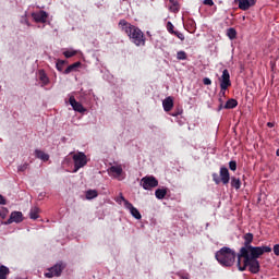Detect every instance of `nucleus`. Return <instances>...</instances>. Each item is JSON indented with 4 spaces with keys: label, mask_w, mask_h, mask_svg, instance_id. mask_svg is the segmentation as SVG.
<instances>
[{
    "label": "nucleus",
    "mask_w": 279,
    "mask_h": 279,
    "mask_svg": "<svg viewBox=\"0 0 279 279\" xmlns=\"http://www.w3.org/2000/svg\"><path fill=\"white\" fill-rule=\"evenodd\" d=\"M219 102L223 104V97L219 96Z\"/></svg>",
    "instance_id": "obj_43"
},
{
    "label": "nucleus",
    "mask_w": 279,
    "mask_h": 279,
    "mask_svg": "<svg viewBox=\"0 0 279 279\" xmlns=\"http://www.w3.org/2000/svg\"><path fill=\"white\" fill-rule=\"evenodd\" d=\"M173 35L177 36V38H179V40H184V34H182L180 32H174Z\"/></svg>",
    "instance_id": "obj_33"
},
{
    "label": "nucleus",
    "mask_w": 279,
    "mask_h": 279,
    "mask_svg": "<svg viewBox=\"0 0 279 279\" xmlns=\"http://www.w3.org/2000/svg\"><path fill=\"white\" fill-rule=\"evenodd\" d=\"M215 256L216 260H218L222 267H232V265H234V260H236V253L227 246L216 252Z\"/></svg>",
    "instance_id": "obj_3"
},
{
    "label": "nucleus",
    "mask_w": 279,
    "mask_h": 279,
    "mask_svg": "<svg viewBox=\"0 0 279 279\" xmlns=\"http://www.w3.org/2000/svg\"><path fill=\"white\" fill-rule=\"evenodd\" d=\"M276 156H279V148H278L277 151H276Z\"/></svg>",
    "instance_id": "obj_46"
},
{
    "label": "nucleus",
    "mask_w": 279,
    "mask_h": 279,
    "mask_svg": "<svg viewBox=\"0 0 279 279\" xmlns=\"http://www.w3.org/2000/svg\"><path fill=\"white\" fill-rule=\"evenodd\" d=\"M177 58H178L179 60H186V52H185V51H179V52L177 53Z\"/></svg>",
    "instance_id": "obj_29"
},
{
    "label": "nucleus",
    "mask_w": 279,
    "mask_h": 279,
    "mask_svg": "<svg viewBox=\"0 0 279 279\" xmlns=\"http://www.w3.org/2000/svg\"><path fill=\"white\" fill-rule=\"evenodd\" d=\"M66 268L64 263L59 262L54 266L48 268L47 272H45L46 278H60L62 276V271Z\"/></svg>",
    "instance_id": "obj_6"
},
{
    "label": "nucleus",
    "mask_w": 279,
    "mask_h": 279,
    "mask_svg": "<svg viewBox=\"0 0 279 279\" xmlns=\"http://www.w3.org/2000/svg\"><path fill=\"white\" fill-rule=\"evenodd\" d=\"M35 157L39 160H43L44 162H47L49 160V154H46L40 149H35Z\"/></svg>",
    "instance_id": "obj_17"
},
{
    "label": "nucleus",
    "mask_w": 279,
    "mask_h": 279,
    "mask_svg": "<svg viewBox=\"0 0 279 279\" xmlns=\"http://www.w3.org/2000/svg\"><path fill=\"white\" fill-rule=\"evenodd\" d=\"M236 106H239V101H236V99H234V98H231V99H229V100L226 102V105L223 106V108H225L226 110H232V109L236 108Z\"/></svg>",
    "instance_id": "obj_18"
},
{
    "label": "nucleus",
    "mask_w": 279,
    "mask_h": 279,
    "mask_svg": "<svg viewBox=\"0 0 279 279\" xmlns=\"http://www.w3.org/2000/svg\"><path fill=\"white\" fill-rule=\"evenodd\" d=\"M120 199H121V202H124V206H125V202H128V199H125V197H123L122 194L120 195Z\"/></svg>",
    "instance_id": "obj_40"
},
{
    "label": "nucleus",
    "mask_w": 279,
    "mask_h": 279,
    "mask_svg": "<svg viewBox=\"0 0 279 279\" xmlns=\"http://www.w3.org/2000/svg\"><path fill=\"white\" fill-rule=\"evenodd\" d=\"M235 3H239V9L240 10H250V8H252V2H250V0H234Z\"/></svg>",
    "instance_id": "obj_16"
},
{
    "label": "nucleus",
    "mask_w": 279,
    "mask_h": 279,
    "mask_svg": "<svg viewBox=\"0 0 279 279\" xmlns=\"http://www.w3.org/2000/svg\"><path fill=\"white\" fill-rule=\"evenodd\" d=\"M220 82V88L222 90H228L230 86H232V82L230 81V72L228 70L222 71V75L219 78Z\"/></svg>",
    "instance_id": "obj_8"
},
{
    "label": "nucleus",
    "mask_w": 279,
    "mask_h": 279,
    "mask_svg": "<svg viewBox=\"0 0 279 279\" xmlns=\"http://www.w3.org/2000/svg\"><path fill=\"white\" fill-rule=\"evenodd\" d=\"M64 58H73V56H77L76 50H66L63 52Z\"/></svg>",
    "instance_id": "obj_27"
},
{
    "label": "nucleus",
    "mask_w": 279,
    "mask_h": 279,
    "mask_svg": "<svg viewBox=\"0 0 279 279\" xmlns=\"http://www.w3.org/2000/svg\"><path fill=\"white\" fill-rule=\"evenodd\" d=\"M272 252H274L275 256H279V244L274 245Z\"/></svg>",
    "instance_id": "obj_34"
},
{
    "label": "nucleus",
    "mask_w": 279,
    "mask_h": 279,
    "mask_svg": "<svg viewBox=\"0 0 279 279\" xmlns=\"http://www.w3.org/2000/svg\"><path fill=\"white\" fill-rule=\"evenodd\" d=\"M203 4H204V5L213 7V5H215V2H214L213 0H204V1H203Z\"/></svg>",
    "instance_id": "obj_35"
},
{
    "label": "nucleus",
    "mask_w": 279,
    "mask_h": 279,
    "mask_svg": "<svg viewBox=\"0 0 279 279\" xmlns=\"http://www.w3.org/2000/svg\"><path fill=\"white\" fill-rule=\"evenodd\" d=\"M108 174L116 180H123V178H121V175H123V167L121 165L111 166L108 169Z\"/></svg>",
    "instance_id": "obj_9"
},
{
    "label": "nucleus",
    "mask_w": 279,
    "mask_h": 279,
    "mask_svg": "<svg viewBox=\"0 0 279 279\" xmlns=\"http://www.w3.org/2000/svg\"><path fill=\"white\" fill-rule=\"evenodd\" d=\"M267 126H268V128H274V123L268 122V123H267Z\"/></svg>",
    "instance_id": "obj_42"
},
{
    "label": "nucleus",
    "mask_w": 279,
    "mask_h": 279,
    "mask_svg": "<svg viewBox=\"0 0 279 279\" xmlns=\"http://www.w3.org/2000/svg\"><path fill=\"white\" fill-rule=\"evenodd\" d=\"M229 169L231 171H236V161H230L229 162Z\"/></svg>",
    "instance_id": "obj_31"
},
{
    "label": "nucleus",
    "mask_w": 279,
    "mask_h": 279,
    "mask_svg": "<svg viewBox=\"0 0 279 279\" xmlns=\"http://www.w3.org/2000/svg\"><path fill=\"white\" fill-rule=\"evenodd\" d=\"M252 5H256V0H248Z\"/></svg>",
    "instance_id": "obj_41"
},
{
    "label": "nucleus",
    "mask_w": 279,
    "mask_h": 279,
    "mask_svg": "<svg viewBox=\"0 0 279 279\" xmlns=\"http://www.w3.org/2000/svg\"><path fill=\"white\" fill-rule=\"evenodd\" d=\"M220 182H222V184L230 182V171H228L226 167L220 168Z\"/></svg>",
    "instance_id": "obj_13"
},
{
    "label": "nucleus",
    "mask_w": 279,
    "mask_h": 279,
    "mask_svg": "<svg viewBox=\"0 0 279 279\" xmlns=\"http://www.w3.org/2000/svg\"><path fill=\"white\" fill-rule=\"evenodd\" d=\"M180 112L172 113V117H178Z\"/></svg>",
    "instance_id": "obj_44"
},
{
    "label": "nucleus",
    "mask_w": 279,
    "mask_h": 279,
    "mask_svg": "<svg viewBox=\"0 0 279 279\" xmlns=\"http://www.w3.org/2000/svg\"><path fill=\"white\" fill-rule=\"evenodd\" d=\"M252 241H254V234L246 233L244 235V246L241 247L239 254H243V250L246 254H260V252L265 248H271L270 246H252Z\"/></svg>",
    "instance_id": "obj_4"
},
{
    "label": "nucleus",
    "mask_w": 279,
    "mask_h": 279,
    "mask_svg": "<svg viewBox=\"0 0 279 279\" xmlns=\"http://www.w3.org/2000/svg\"><path fill=\"white\" fill-rule=\"evenodd\" d=\"M125 209L130 210V213H131L132 217H134V219H143L141 211H138L136 209V207H134V205H132V203H130V201H125Z\"/></svg>",
    "instance_id": "obj_12"
},
{
    "label": "nucleus",
    "mask_w": 279,
    "mask_h": 279,
    "mask_svg": "<svg viewBox=\"0 0 279 279\" xmlns=\"http://www.w3.org/2000/svg\"><path fill=\"white\" fill-rule=\"evenodd\" d=\"M175 0H170V3H173Z\"/></svg>",
    "instance_id": "obj_47"
},
{
    "label": "nucleus",
    "mask_w": 279,
    "mask_h": 279,
    "mask_svg": "<svg viewBox=\"0 0 279 279\" xmlns=\"http://www.w3.org/2000/svg\"><path fill=\"white\" fill-rule=\"evenodd\" d=\"M118 25L121 32H124V34L129 36L133 45H135L136 47H145V43H146L145 33H143V31H141L138 26H134L125 20H120Z\"/></svg>",
    "instance_id": "obj_2"
},
{
    "label": "nucleus",
    "mask_w": 279,
    "mask_h": 279,
    "mask_svg": "<svg viewBox=\"0 0 279 279\" xmlns=\"http://www.w3.org/2000/svg\"><path fill=\"white\" fill-rule=\"evenodd\" d=\"M99 193L97 192V190H88L85 192V197L86 199H95L96 197H98Z\"/></svg>",
    "instance_id": "obj_22"
},
{
    "label": "nucleus",
    "mask_w": 279,
    "mask_h": 279,
    "mask_svg": "<svg viewBox=\"0 0 279 279\" xmlns=\"http://www.w3.org/2000/svg\"><path fill=\"white\" fill-rule=\"evenodd\" d=\"M8 276H10V268H8L4 265L0 266V279H8Z\"/></svg>",
    "instance_id": "obj_19"
},
{
    "label": "nucleus",
    "mask_w": 279,
    "mask_h": 279,
    "mask_svg": "<svg viewBox=\"0 0 279 279\" xmlns=\"http://www.w3.org/2000/svg\"><path fill=\"white\" fill-rule=\"evenodd\" d=\"M47 12L39 11L37 13H33V19L36 23H47Z\"/></svg>",
    "instance_id": "obj_14"
},
{
    "label": "nucleus",
    "mask_w": 279,
    "mask_h": 279,
    "mask_svg": "<svg viewBox=\"0 0 279 279\" xmlns=\"http://www.w3.org/2000/svg\"><path fill=\"white\" fill-rule=\"evenodd\" d=\"M228 89H223V88H220V92H219V97H226V92Z\"/></svg>",
    "instance_id": "obj_39"
},
{
    "label": "nucleus",
    "mask_w": 279,
    "mask_h": 279,
    "mask_svg": "<svg viewBox=\"0 0 279 279\" xmlns=\"http://www.w3.org/2000/svg\"><path fill=\"white\" fill-rule=\"evenodd\" d=\"M173 23H171V22H168L167 23V29H168V32H169V34H174L175 33V31H173Z\"/></svg>",
    "instance_id": "obj_30"
},
{
    "label": "nucleus",
    "mask_w": 279,
    "mask_h": 279,
    "mask_svg": "<svg viewBox=\"0 0 279 279\" xmlns=\"http://www.w3.org/2000/svg\"><path fill=\"white\" fill-rule=\"evenodd\" d=\"M213 180H214V182H216L217 184H220V182H221V179L219 178V174H217V173H214V174H213Z\"/></svg>",
    "instance_id": "obj_32"
},
{
    "label": "nucleus",
    "mask_w": 279,
    "mask_h": 279,
    "mask_svg": "<svg viewBox=\"0 0 279 279\" xmlns=\"http://www.w3.org/2000/svg\"><path fill=\"white\" fill-rule=\"evenodd\" d=\"M8 203L5 202V197L3 195H0V205L5 206Z\"/></svg>",
    "instance_id": "obj_38"
},
{
    "label": "nucleus",
    "mask_w": 279,
    "mask_h": 279,
    "mask_svg": "<svg viewBox=\"0 0 279 279\" xmlns=\"http://www.w3.org/2000/svg\"><path fill=\"white\" fill-rule=\"evenodd\" d=\"M165 112H171L173 109V97L169 96L162 101Z\"/></svg>",
    "instance_id": "obj_15"
},
{
    "label": "nucleus",
    "mask_w": 279,
    "mask_h": 279,
    "mask_svg": "<svg viewBox=\"0 0 279 279\" xmlns=\"http://www.w3.org/2000/svg\"><path fill=\"white\" fill-rule=\"evenodd\" d=\"M39 80H40V82H43V84L45 86H47V84H49V77H47V74H45V72H40Z\"/></svg>",
    "instance_id": "obj_26"
},
{
    "label": "nucleus",
    "mask_w": 279,
    "mask_h": 279,
    "mask_svg": "<svg viewBox=\"0 0 279 279\" xmlns=\"http://www.w3.org/2000/svg\"><path fill=\"white\" fill-rule=\"evenodd\" d=\"M39 213H40V209L38 207H33L29 211L31 219H34V220L38 219V217H40Z\"/></svg>",
    "instance_id": "obj_23"
},
{
    "label": "nucleus",
    "mask_w": 279,
    "mask_h": 279,
    "mask_svg": "<svg viewBox=\"0 0 279 279\" xmlns=\"http://www.w3.org/2000/svg\"><path fill=\"white\" fill-rule=\"evenodd\" d=\"M72 159L74 162L73 173H77L80 169H83V167H86V165H88V157H86V154H84L83 151L74 154Z\"/></svg>",
    "instance_id": "obj_5"
},
{
    "label": "nucleus",
    "mask_w": 279,
    "mask_h": 279,
    "mask_svg": "<svg viewBox=\"0 0 279 279\" xmlns=\"http://www.w3.org/2000/svg\"><path fill=\"white\" fill-rule=\"evenodd\" d=\"M227 36L230 38V40H234V38H236V29L229 28L227 31Z\"/></svg>",
    "instance_id": "obj_25"
},
{
    "label": "nucleus",
    "mask_w": 279,
    "mask_h": 279,
    "mask_svg": "<svg viewBox=\"0 0 279 279\" xmlns=\"http://www.w3.org/2000/svg\"><path fill=\"white\" fill-rule=\"evenodd\" d=\"M64 69V60H58L57 61V71L62 72Z\"/></svg>",
    "instance_id": "obj_28"
},
{
    "label": "nucleus",
    "mask_w": 279,
    "mask_h": 279,
    "mask_svg": "<svg viewBox=\"0 0 279 279\" xmlns=\"http://www.w3.org/2000/svg\"><path fill=\"white\" fill-rule=\"evenodd\" d=\"M122 1H128V0H122Z\"/></svg>",
    "instance_id": "obj_48"
},
{
    "label": "nucleus",
    "mask_w": 279,
    "mask_h": 279,
    "mask_svg": "<svg viewBox=\"0 0 279 279\" xmlns=\"http://www.w3.org/2000/svg\"><path fill=\"white\" fill-rule=\"evenodd\" d=\"M203 83L205 84V86H210V84H213V81H210V78H208V77H205L203 80Z\"/></svg>",
    "instance_id": "obj_37"
},
{
    "label": "nucleus",
    "mask_w": 279,
    "mask_h": 279,
    "mask_svg": "<svg viewBox=\"0 0 279 279\" xmlns=\"http://www.w3.org/2000/svg\"><path fill=\"white\" fill-rule=\"evenodd\" d=\"M27 167H29V165L23 163L22 166H20V167L17 168V171H26Z\"/></svg>",
    "instance_id": "obj_36"
},
{
    "label": "nucleus",
    "mask_w": 279,
    "mask_h": 279,
    "mask_svg": "<svg viewBox=\"0 0 279 279\" xmlns=\"http://www.w3.org/2000/svg\"><path fill=\"white\" fill-rule=\"evenodd\" d=\"M223 108V104L220 102L219 110Z\"/></svg>",
    "instance_id": "obj_45"
},
{
    "label": "nucleus",
    "mask_w": 279,
    "mask_h": 279,
    "mask_svg": "<svg viewBox=\"0 0 279 279\" xmlns=\"http://www.w3.org/2000/svg\"><path fill=\"white\" fill-rule=\"evenodd\" d=\"M141 186H143L145 191H151V189H156V186H158V180L154 175L144 177L141 180Z\"/></svg>",
    "instance_id": "obj_7"
},
{
    "label": "nucleus",
    "mask_w": 279,
    "mask_h": 279,
    "mask_svg": "<svg viewBox=\"0 0 279 279\" xmlns=\"http://www.w3.org/2000/svg\"><path fill=\"white\" fill-rule=\"evenodd\" d=\"M69 101H70V106H72L75 112H81V113L86 112V108H84L82 102H78L77 100H75V96H71Z\"/></svg>",
    "instance_id": "obj_11"
},
{
    "label": "nucleus",
    "mask_w": 279,
    "mask_h": 279,
    "mask_svg": "<svg viewBox=\"0 0 279 279\" xmlns=\"http://www.w3.org/2000/svg\"><path fill=\"white\" fill-rule=\"evenodd\" d=\"M78 66H82L81 62H75L71 65H69L65 70H64V74L69 75V73H73V71H75V69H78Z\"/></svg>",
    "instance_id": "obj_20"
},
{
    "label": "nucleus",
    "mask_w": 279,
    "mask_h": 279,
    "mask_svg": "<svg viewBox=\"0 0 279 279\" xmlns=\"http://www.w3.org/2000/svg\"><path fill=\"white\" fill-rule=\"evenodd\" d=\"M21 221H23V213L12 211L5 223L10 226V223H21Z\"/></svg>",
    "instance_id": "obj_10"
},
{
    "label": "nucleus",
    "mask_w": 279,
    "mask_h": 279,
    "mask_svg": "<svg viewBox=\"0 0 279 279\" xmlns=\"http://www.w3.org/2000/svg\"><path fill=\"white\" fill-rule=\"evenodd\" d=\"M231 186L233 189H236V191H239V189H241V180L233 177L231 179Z\"/></svg>",
    "instance_id": "obj_24"
},
{
    "label": "nucleus",
    "mask_w": 279,
    "mask_h": 279,
    "mask_svg": "<svg viewBox=\"0 0 279 279\" xmlns=\"http://www.w3.org/2000/svg\"><path fill=\"white\" fill-rule=\"evenodd\" d=\"M155 196L157 199H165V197H167V189H157L155 191Z\"/></svg>",
    "instance_id": "obj_21"
},
{
    "label": "nucleus",
    "mask_w": 279,
    "mask_h": 279,
    "mask_svg": "<svg viewBox=\"0 0 279 279\" xmlns=\"http://www.w3.org/2000/svg\"><path fill=\"white\" fill-rule=\"evenodd\" d=\"M271 252V248H264L258 254H251L246 253L245 250H243L242 254H238V267L240 271H245L247 269L251 271V274H258L260 271V263L258 262V258L263 256V254Z\"/></svg>",
    "instance_id": "obj_1"
}]
</instances>
